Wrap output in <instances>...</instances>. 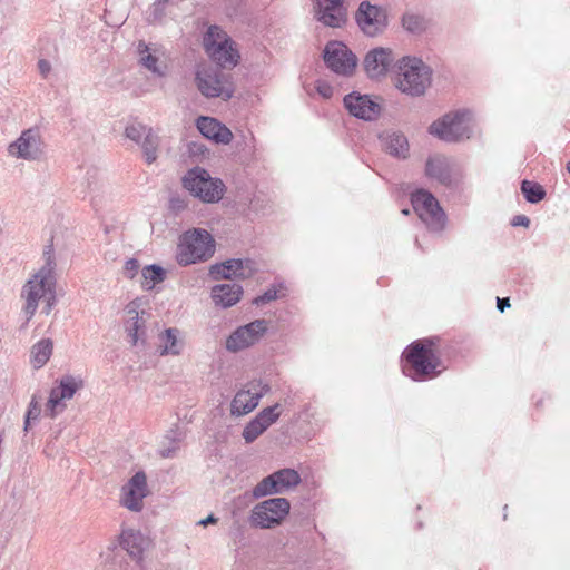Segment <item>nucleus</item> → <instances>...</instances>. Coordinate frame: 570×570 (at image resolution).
<instances>
[{
	"instance_id": "18",
	"label": "nucleus",
	"mask_w": 570,
	"mask_h": 570,
	"mask_svg": "<svg viewBox=\"0 0 570 570\" xmlns=\"http://www.w3.org/2000/svg\"><path fill=\"white\" fill-rule=\"evenodd\" d=\"M256 271V264L252 259H228L222 264L213 265L209 273L215 279H245L252 277Z\"/></svg>"
},
{
	"instance_id": "24",
	"label": "nucleus",
	"mask_w": 570,
	"mask_h": 570,
	"mask_svg": "<svg viewBox=\"0 0 570 570\" xmlns=\"http://www.w3.org/2000/svg\"><path fill=\"white\" fill-rule=\"evenodd\" d=\"M140 303L138 299L130 302L126 306V331L130 337L131 344L136 345L145 333V320L139 315Z\"/></svg>"
},
{
	"instance_id": "40",
	"label": "nucleus",
	"mask_w": 570,
	"mask_h": 570,
	"mask_svg": "<svg viewBox=\"0 0 570 570\" xmlns=\"http://www.w3.org/2000/svg\"><path fill=\"white\" fill-rule=\"evenodd\" d=\"M315 89L317 94L324 99H330L334 91L333 87L324 80H317L315 83Z\"/></svg>"
},
{
	"instance_id": "36",
	"label": "nucleus",
	"mask_w": 570,
	"mask_h": 570,
	"mask_svg": "<svg viewBox=\"0 0 570 570\" xmlns=\"http://www.w3.org/2000/svg\"><path fill=\"white\" fill-rule=\"evenodd\" d=\"M265 431L262 428V423H259L256 419H253L243 430V438L246 443L254 442L259 435H262Z\"/></svg>"
},
{
	"instance_id": "34",
	"label": "nucleus",
	"mask_w": 570,
	"mask_h": 570,
	"mask_svg": "<svg viewBox=\"0 0 570 570\" xmlns=\"http://www.w3.org/2000/svg\"><path fill=\"white\" fill-rule=\"evenodd\" d=\"M521 190L530 203H539L546 196L543 187L535 181L523 180L521 184Z\"/></svg>"
},
{
	"instance_id": "37",
	"label": "nucleus",
	"mask_w": 570,
	"mask_h": 570,
	"mask_svg": "<svg viewBox=\"0 0 570 570\" xmlns=\"http://www.w3.org/2000/svg\"><path fill=\"white\" fill-rule=\"evenodd\" d=\"M403 27L411 32H419L424 29V20L414 13H406L402 19Z\"/></svg>"
},
{
	"instance_id": "38",
	"label": "nucleus",
	"mask_w": 570,
	"mask_h": 570,
	"mask_svg": "<svg viewBox=\"0 0 570 570\" xmlns=\"http://www.w3.org/2000/svg\"><path fill=\"white\" fill-rule=\"evenodd\" d=\"M142 147L147 163H153L156 159L157 137L148 131L142 142Z\"/></svg>"
},
{
	"instance_id": "27",
	"label": "nucleus",
	"mask_w": 570,
	"mask_h": 570,
	"mask_svg": "<svg viewBox=\"0 0 570 570\" xmlns=\"http://www.w3.org/2000/svg\"><path fill=\"white\" fill-rule=\"evenodd\" d=\"M426 175L441 184L452 183V171L446 158L442 156L431 157L426 163Z\"/></svg>"
},
{
	"instance_id": "2",
	"label": "nucleus",
	"mask_w": 570,
	"mask_h": 570,
	"mask_svg": "<svg viewBox=\"0 0 570 570\" xmlns=\"http://www.w3.org/2000/svg\"><path fill=\"white\" fill-rule=\"evenodd\" d=\"M22 297L26 299L24 313L30 320L39 303L45 304V313L49 314L56 304L55 276L51 266L42 267L24 285Z\"/></svg>"
},
{
	"instance_id": "22",
	"label": "nucleus",
	"mask_w": 570,
	"mask_h": 570,
	"mask_svg": "<svg viewBox=\"0 0 570 570\" xmlns=\"http://www.w3.org/2000/svg\"><path fill=\"white\" fill-rule=\"evenodd\" d=\"M9 154L19 158H36L40 153V140L36 131L29 129L21 134L20 138L9 146Z\"/></svg>"
},
{
	"instance_id": "16",
	"label": "nucleus",
	"mask_w": 570,
	"mask_h": 570,
	"mask_svg": "<svg viewBox=\"0 0 570 570\" xmlns=\"http://www.w3.org/2000/svg\"><path fill=\"white\" fill-rule=\"evenodd\" d=\"M80 379L67 375L59 381V385L53 387L47 403V412L50 417H55L58 412L65 409L63 401L70 400L75 393L82 387Z\"/></svg>"
},
{
	"instance_id": "41",
	"label": "nucleus",
	"mask_w": 570,
	"mask_h": 570,
	"mask_svg": "<svg viewBox=\"0 0 570 570\" xmlns=\"http://www.w3.org/2000/svg\"><path fill=\"white\" fill-rule=\"evenodd\" d=\"M39 411L40 410H39L38 402H37L36 397H32V400H31V402L29 404V409H28L27 415H26V422H24V430L26 431L29 428L30 420L38 417Z\"/></svg>"
},
{
	"instance_id": "12",
	"label": "nucleus",
	"mask_w": 570,
	"mask_h": 570,
	"mask_svg": "<svg viewBox=\"0 0 570 570\" xmlns=\"http://www.w3.org/2000/svg\"><path fill=\"white\" fill-rule=\"evenodd\" d=\"M266 331L267 322L265 320H256L247 325L240 326L228 336L226 348L232 352L247 348L258 342Z\"/></svg>"
},
{
	"instance_id": "45",
	"label": "nucleus",
	"mask_w": 570,
	"mask_h": 570,
	"mask_svg": "<svg viewBox=\"0 0 570 570\" xmlns=\"http://www.w3.org/2000/svg\"><path fill=\"white\" fill-rule=\"evenodd\" d=\"M507 307H510L509 298H498V308L500 312H504Z\"/></svg>"
},
{
	"instance_id": "23",
	"label": "nucleus",
	"mask_w": 570,
	"mask_h": 570,
	"mask_svg": "<svg viewBox=\"0 0 570 570\" xmlns=\"http://www.w3.org/2000/svg\"><path fill=\"white\" fill-rule=\"evenodd\" d=\"M197 128L204 137L216 144L227 145L233 139V132L215 118L199 117Z\"/></svg>"
},
{
	"instance_id": "33",
	"label": "nucleus",
	"mask_w": 570,
	"mask_h": 570,
	"mask_svg": "<svg viewBox=\"0 0 570 570\" xmlns=\"http://www.w3.org/2000/svg\"><path fill=\"white\" fill-rule=\"evenodd\" d=\"M138 50L140 53V62L150 71L154 73H157L159 76L164 75V70L161 69V66H158V58L149 52V48L144 42H140L138 45Z\"/></svg>"
},
{
	"instance_id": "9",
	"label": "nucleus",
	"mask_w": 570,
	"mask_h": 570,
	"mask_svg": "<svg viewBox=\"0 0 570 570\" xmlns=\"http://www.w3.org/2000/svg\"><path fill=\"white\" fill-rule=\"evenodd\" d=\"M291 504L284 498L265 500L252 511V523L262 529H271L283 522L289 513Z\"/></svg>"
},
{
	"instance_id": "4",
	"label": "nucleus",
	"mask_w": 570,
	"mask_h": 570,
	"mask_svg": "<svg viewBox=\"0 0 570 570\" xmlns=\"http://www.w3.org/2000/svg\"><path fill=\"white\" fill-rule=\"evenodd\" d=\"M430 70L416 58L405 57L400 61L397 88L407 95L420 96L430 86Z\"/></svg>"
},
{
	"instance_id": "19",
	"label": "nucleus",
	"mask_w": 570,
	"mask_h": 570,
	"mask_svg": "<svg viewBox=\"0 0 570 570\" xmlns=\"http://www.w3.org/2000/svg\"><path fill=\"white\" fill-rule=\"evenodd\" d=\"M344 106L354 117L373 120L379 117L381 106L367 95L351 92L344 98Z\"/></svg>"
},
{
	"instance_id": "35",
	"label": "nucleus",
	"mask_w": 570,
	"mask_h": 570,
	"mask_svg": "<svg viewBox=\"0 0 570 570\" xmlns=\"http://www.w3.org/2000/svg\"><path fill=\"white\" fill-rule=\"evenodd\" d=\"M285 294H286V288L283 285H281V284L274 285L273 287H271L266 292H264L262 295L257 296L254 299V304L264 305V304L275 301L279 297H284Z\"/></svg>"
},
{
	"instance_id": "25",
	"label": "nucleus",
	"mask_w": 570,
	"mask_h": 570,
	"mask_svg": "<svg viewBox=\"0 0 570 570\" xmlns=\"http://www.w3.org/2000/svg\"><path fill=\"white\" fill-rule=\"evenodd\" d=\"M150 541L139 531L127 529L120 535V546L136 560L142 558L144 551L149 547Z\"/></svg>"
},
{
	"instance_id": "10",
	"label": "nucleus",
	"mask_w": 570,
	"mask_h": 570,
	"mask_svg": "<svg viewBox=\"0 0 570 570\" xmlns=\"http://www.w3.org/2000/svg\"><path fill=\"white\" fill-rule=\"evenodd\" d=\"M468 112H454L443 116L434 121L429 131L431 135L444 141H459L470 137Z\"/></svg>"
},
{
	"instance_id": "15",
	"label": "nucleus",
	"mask_w": 570,
	"mask_h": 570,
	"mask_svg": "<svg viewBox=\"0 0 570 570\" xmlns=\"http://www.w3.org/2000/svg\"><path fill=\"white\" fill-rule=\"evenodd\" d=\"M355 19L362 31L368 36L377 35L387 24L385 10L367 1L361 2Z\"/></svg>"
},
{
	"instance_id": "17",
	"label": "nucleus",
	"mask_w": 570,
	"mask_h": 570,
	"mask_svg": "<svg viewBox=\"0 0 570 570\" xmlns=\"http://www.w3.org/2000/svg\"><path fill=\"white\" fill-rule=\"evenodd\" d=\"M267 387L261 383H249L245 389L239 390L234 396L230 404L233 415L242 416L250 413L256 406L261 397L265 394Z\"/></svg>"
},
{
	"instance_id": "5",
	"label": "nucleus",
	"mask_w": 570,
	"mask_h": 570,
	"mask_svg": "<svg viewBox=\"0 0 570 570\" xmlns=\"http://www.w3.org/2000/svg\"><path fill=\"white\" fill-rule=\"evenodd\" d=\"M207 55L220 67L233 68L238 63L239 53L227 33L218 27H209L204 37Z\"/></svg>"
},
{
	"instance_id": "44",
	"label": "nucleus",
	"mask_w": 570,
	"mask_h": 570,
	"mask_svg": "<svg viewBox=\"0 0 570 570\" xmlns=\"http://www.w3.org/2000/svg\"><path fill=\"white\" fill-rule=\"evenodd\" d=\"M38 67L43 77H46L50 71V63L47 60H40Z\"/></svg>"
},
{
	"instance_id": "42",
	"label": "nucleus",
	"mask_w": 570,
	"mask_h": 570,
	"mask_svg": "<svg viewBox=\"0 0 570 570\" xmlns=\"http://www.w3.org/2000/svg\"><path fill=\"white\" fill-rule=\"evenodd\" d=\"M138 269H139L138 262L136 259H129L126 262L124 273H125L126 277L134 278L137 275Z\"/></svg>"
},
{
	"instance_id": "3",
	"label": "nucleus",
	"mask_w": 570,
	"mask_h": 570,
	"mask_svg": "<svg viewBox=\"0 0 570 570\" xmlns=\"http://www.w3.org/2000/svg\"><path fill=\"white\" fill-rule=\"evenodd\" d=\"M215 252V240L212 235L200 228L185 232L177 245L176 259L179 265L187 266L207 261Z\"/></svg>"
},
{
	"instance_id": "21",
	"label": "nucleus",
	"mask_w": 570,
	"mask_h": 570,
	"mask_svg": "<svg viewBox=\"0 0 570 570\" xmlns=\"http://www.w3.org/2000/svg\"><path fill=\"white\" fill-rule=\"evenodd\" d=\"M394 57L390 49L375 48L364 59V69L368 77L380 78L385 76L393 63Z\"/></svg>"
},
{
	"instance_id": "20",
	"label": "nucleus",
	"mask_w": 570,
	"mask_h": 570,
	"mask_svg": "<svg viewBox=\"0 0 570 570\" xmlns=\"http://www.w3.org/2000/svg\"><path fill=\"white\" fill-rule=\"evenodd\" d=\"M147 478L144 472H137L122 488L121 503L131 511H140L142 500L147 495Z\"/></svg>"
},
{
	"instance_id": "43",
	"label": "nucleus",
	"mask_w": 570,
	"mask_h": 570,
	"mask_svg": "<svg viewBox=\"0 0 570 570\" xmlns=\"http://www.w3.org/2000/svg\"><path fill=\"white\" fill-rule=\"evenodd\" d=\"M530 224V219L524 215H518L513 218L512 225L513 226H524L528 227Z\"/></svg>"
},
{
	"instance_id": "47",
	"label": "nucleus",
	"mask_w": 570,
	"mask_h": 570,
	"mask_svg": "<svg viewBox=\"0 0 570 570\" xmlns=\"http://www.w3.org/2000/svg\"><path fill=\"white\" fill-rule=\"evenodd\" d=\"M402 213H403L404 215H409V213H410V212H409V209H404V210H402Z\"/></svg>"
},
{
	"instance_id": "39",
	"label": "nucleus",
	"mask_w": 570,
	"mask_h": 570,
	"mask_svg": "<svg viewBox=\"0 0 570 570\" xmlns=\"http://www.w3.org/2000/svg\"><path fill=\"white\" fill-rule=\"evenodd\" d=\"M150 131L141 124H131L126 128V136L135 141H139L141 137H146V135Z\"/></svg>"
},
{
	"instance_id": "26",
	"label": "nucleus",
	"mask_w": 570,
	"mask_h": 570,
	"mask_svg": "<svg viewBox=\"0 0 570 570\" xmlns=\"http://www.w3.org/2000/svg\"><path fill=\"white\" fill-rule=\"evenodd\" d=\"M243 295L242 286L237 284H222L212 289V297L215 304L223 307L235 305Z\"/></svg>"
},
{
	"instance_id": "13",
	"label": "nucleus",
	"mask_w": 570,
	"mask_h": 570,
	"mask_svg": "<svg viewBox=\"0 0 570 570\" xmlns=\"http://www.w3.org/2000/svg\"><path fill=\"white\" fill-rule=\"evenodd\" d=\"M315 18L326 27L341 28L347 21L346 0H313Z\"/></svg>"
},
{
	"instance_id": "46",
	"label": "nucleus",
	"mask_w": 570,
	"mask_h": 570,
	"mask_svg": "<svg viewBox=\"0 0 570 570\" xmlns=\"http://www.w3.org/2000/svg\"><path fill=\"white\" fill-rule=\"evenodd\" d=\"M217 519L214 518L213 515H209L208 518L206 519H203L198 522V524L203 525V527H206L207 524L209 523H216Z\"/></svg>"
},
{
	"instance_id": "30",
	"label": "nucleus",
	"mask_w": 570,
	"mask_h": 570,
	"mask_svg": "<svg viewBox=\"0 0 570 570\" xmlns=\"http://www.w3.org/2000/svg\"><path fill=\"white\" fill-rule=\"evenodd\" d=\"M165 272L160 266L149 265L141 272L140 285L144 289L150 291L164 281Z\"/></svg>"
},
{
	"instance_id": "1",
	"label": "nucleus",
	"mask_w": 570,
	"mask_h": 570,
	"mask_svg": "<svg viewBox=\"0 0 570 570\" xmlns=\"http://www.w3.org/2000/svg\"><path fill=\"white\" fill-rule=\"evenodd\" d=\"M442 371L441 353L433 338L414 341L403 353V372L414 381L433 379Z\"/></svg>"
},
{
	"instance_id": "11",
	"label": "nucleus",
	"mask_w": 570,
	"mask_h": 570,
	"mask_svg": "<svg viewBox=\"0 0 570 570\" xmlns=\"http://www.w3.org/2000/svg\"><path fill=\"white\" fill-rule=\"evenodd\" d=\"M324 60L332 71L342 76H351L357 65L355 55L340 41H332L326 45Z\"/></svg>"
},
{
	"instance_id": "7",
	"label": "nucleus",
	"mask_w": 570,
	"mask_h": 570,
	"mask_svg": "<svg viewBox=\"0 0 570 570\" xmlns=\"http://www.w3.org/2000/svg\"><path fill=\"white\" fill-rule=\"evenodd\" d=\"M198 90L208 98L223 97L228 99L233 95V86L228 76L212 66H202L196 73Z\"/></svg>"
},
{
	"instance_id": "31",
	"label": "nucleus",
	"mask_w": 570,
	"mask_h": 570,
	"mask_svg": "<svg viewBox=\"0 0 570 570\" xmlns=\"http://www.w3.org/2000/svg\"><path fill=\"white\" fill-rule=\"evenodd\" d=\"M282 407L281 404L276 403L272 406L263 409L255 419L262 423V428L266 431L272 424H274L281 416Z\"/></svg>"
},
{
	"instance_id": "8",
	"label": "nucleus",
	"mask_w": 570,
	"mask_h": 570,
	"mask_svg": "<svg viewBox=\"0 0 570 570\" xmlns=\"http://www.w3.org/2000/svg\"><path fill=\"white\" fill-rule=\"evenodd\" d=\"M411 200L414 210L430 229L440 232L444 228L445 214L431 193L423 189L416 190L412 194Z\"/></svg>"
},
{
	"instance_id": "28",
	"label": "nucleus",
	"mask_w": 570,
	"mask_h": 570,
	"mask_svg": "<svg viewBox=\"0 0 570 570\" xmlns=\"http://www.w3.org/2000/svg\"><path fill=\"white\" fill-rule=\"evenodd\" d=\"M159 348L161 355H178L183 348V341L179 338V332L176 328L165 330L159 334Z\"/></svg>"
},
{
	"instance_id": "29",
	"label": "nucleus",
	"mask_w": 570,
	"mask_h": 570,
	"mask_svg": "<svg viewBox=\"0 0 570 570\" xmlns=\"http://www.w3.org/2000/svg\"><path fill=\"white\" fill-rule=\"evenodd\" d=\"M53 344L52 341L41 340L37 344L32 346L31 350V363L33 367L40 368L42 367L50 358L52 354Z\"/></svg>"
},
{
	"instance_id": "32",
	"label": "nucleus",
	"mask_w": 570,
	"mask_h": 570,
	"mask_svg": "<svg viewBox=\"0 0 570 570\" xmlns=\"http://www.w3.org/2000/svg\"><path fill=\"white\" fill-rule=\"evenodd\" d=\"M386 149L391 155L405 157L409 151V144L403 135L393 134L387 139Z\"/></svg>"
},
{
	"instance_id": "14",
	"label": "nucleus",
	"mask_w": 570,
	"mask_h": 570,
	"mask_svg": "<svg viewBox=\"0 0 570 570\" xmlns=\"http://www.w3.org/2000/svg\"><path fill=\"white\" fill-rule=\"evenodd\" d=\"M301 481L299 474L293 469L279 470L263 479L255 488L254 495L259 498L272 493H279L293 487Z\"/></svg>"
},
{
	"instance_id": "6",
	"label": "nucleus",
	"mask_w": 570,
	"mask_h": 570,
	"mask_svg": "<svg viewBox=\"0 0 570 570\" xmlns=\"http://www.w3.org/2000/svg\"><path fill=\"white\" fill-rule=\"evenodd\" d=\"M183 184L187 190L205 203H216L223 197V183L219 179H213L204 169L189 170Z\"/></svg>"
},
{
	"instance_id": "48",
	"label": "nucleus",
	"mask_w": 570,
	"mask_h": 570,
	"mask_svg": "<svg viewBox=\"0 0 570 570\" xmlns=\"http://www.w3.org/2000/svg\"><path fill=\"white\" fill-rule=\"evenodd\" d=\"M567 169H568V171L570 173V161H569V163H568V165H567Z\"/></svg>"
}]
</instances>
